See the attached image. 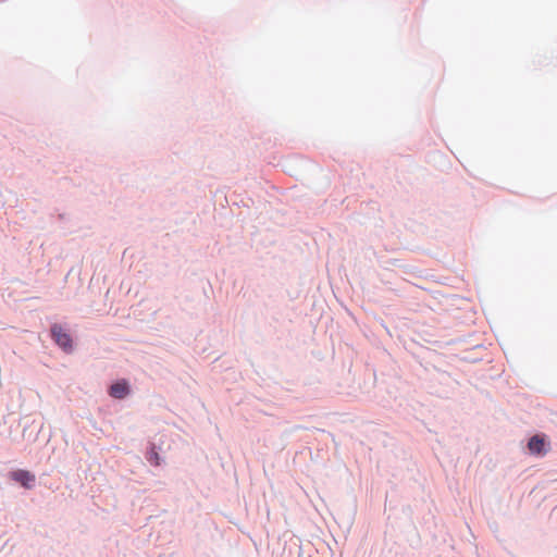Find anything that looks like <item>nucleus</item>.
I'll use <instances>...</instances> for the list:
<instances>
[{
    "mask_svg": "<svg viewBox=\"0 0 557 557\" xmlns=\"http://www.w3.org/2000/svg\"><path fill=\"white\" fill-rule=\"evenodd\" d=\"M51 335L55 343L64 350L72 349V338L70 334L59 324L51 327Z\"/></svg>",
    "mask_w": 557,
    "mask_h": 557,
    "instance_id": "obj_1",
    "label": "nucleus"
},
{
    "mask_svg": "<svg viewBox=\"0 0 557 557\" xmlns=\"http://www.w3.org/2000/svg\"><path fill=\"white\" fill-rule=\"evenodd\" d=\"M10 478L18 482L25 488H32L35 485L36 476L27 470H15L10 473Z\"/></svg>",
    "mask_w": 557,
    "mask_h": 557,
    "instance_id": "obj_2",
    "label": "nucleus"
},
{
    "mask_svg": "<svg viewBox=\"0 0 557 557\" xmlns=\"http://www.w3.org/2000/svg\"><path fill=\"white\" fill-rule=\"evenodd\" d=\"M547 444L545 437L542 435H534L528 443L529 450L534 455H544L547 451Z\"/></svg>",
    "mask_w": 557,
    "mask_h": 557,
    "instance_id": "obj_3",
    "label": "nucleus"
},
{
    "mask_svg": "<svg viewBox=\"0 0 557 557\" xmlns=\"http://www.w3.org/2000/svg\"><path fill=\"white\" fill-rule=\"evenodd\" d=\"M129 393V387L126 381H119L110 386L109 394L110 396L122 399L126 397Z\"/></svg>",
    "mask_w": 557,
    "mask_h": 557,
    "instance_id": "obj_4",
    "label": "nucleus"
},
{
    "mask_svg": "<svg viewBox=\"0 0 557 557\" xmlns=\"http://www.w3.org/2000/svg\"><path fill=\"white\" fill-rule=\"evenodd\" d=\"M147 459L150 463H152L154 466L160 465V456H159L158 451L156 450L154 446H152L151 449L149 450V453L147 454Z\"/></svg>",
    "mask_w": 557,
    "mask_h": 557,
    "instance_id": "obj_5",
    "label": "nucleus"
}]
</instances>
